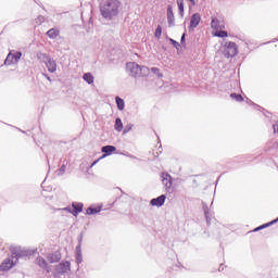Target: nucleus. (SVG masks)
<instances>
[{"mask_svg":"<svg viewBox=\"0 0 278 278\" xmlns=\"http://www.w3.org/2000/svg\"><path fill=\"white\" fill-rule=\"evenodd\" d=\"M262 229H266L264 225L258 226L257 228L254 229V231H262Z\"/></svg>","mask_w":278,"mask_h":278,"instance_id":"4c0bfd02","label":"nucleus"},{"mask_svg":"<svg viewBox=\"0 0 278 278\" xmlns=\"http://www.w3.org/2000/svg\"><path fill=\"white\" fill-rule=\"evenodd\" d=\"M211 27L212 29H215V31H218L219 29H225V21L220 20L217 16H212Z\"/></svg>","mask_w":278,"mask_h":278,"instance_id":"9b49d317","label":"nucleus"},{"mask_svg":"<svg viewBox=\"0 0 278 278\" xmlns=\"http://www.w3.org/2000/svg\"><path fill=\"white\" fill-rule=\"evenodd\" d=\"M225 270V267H223V265L219 266V273Z\"/></svg>","mask_w":278,"mask_h":278,"instance_id":"37998d69","label":"nucleus"},{"mask_svg":"<svg viewBox=\"0 0 278 278\" xmlns=\"http://www.w3.org/2000/svg\"><path fill=\"white\" fill-rule=\"evenodd\" d=\"M71 270V262L66 261L55 266V273L58 275H64Z\"/></svg>","mask_w":278,"mask_h":278,"instance_id":"9d476101","label":"nucleus"},{"mask_svg":"<svg viewBox=\"0 0 278 278\" xmlns=\"http://www.w3.org/2000/svg\"><path fill=\"white\" fill-rule=\"evenodd\" d=\"M167 24L168 27H175V13L173 12V5H167Z\"/></svg>","mask_w":278,"mask_h":278,"instance_id":"4468645a","label":"nucleus"},{"mask_svg":"<svg viewBox=\"0 0 278 278\" xmlns=\"http://www.w3.org/2000/svg\"><path fill=\"white\" fill-rule=\"evenodd\" d=\"M101 16L106 21H114L121 12V1L118 0H102L100 3Z\"/></svg>","mask_w":278,"mask_h":278,"instance_id":"f257e3e1","label":"nucleus"},{"mask_svg":"<svg viewBox=\"0 0 278 278\" xmlns=\"http://www.w3.org/2000/svg\"><path fill=\"white\" fill-rule=\"evenodd\" d=\"M169 42H172L173 47L179 51V48L181 47V43L177 42L175 39L169 38Z\"/></svg>","mask_w":278,"mask_h":278,"instance_id":"bb28decb","label":"nucleus"},{"mask_svg":"<svg viewBox=\"0 0 278 278\" xmlns=\"http://www.w3.org/2000/svg\"><path fill=\"white\" fill-rule=\"evenodd\" d=\"M45 21V16L39 15L37 18H35L36 25H42V22Z\"/></svg>","mask_w":278,"mask_h":278,"instance_id":"c756f323","label":"nucleus"},{"mask_svg":"<svg viewBox=\"0 0 278 278\" xmlns=\"http://www.w3.org/2000/svg\"><path fill=\"white\" fill-rule=\"evenodd\" d=\"M189 1V3H191V5H197V2L194 0H187Z\"/></svg>","mask_w":278,"mask_h":278,"instance_id":"ea45409f","label":"nucleus"},{"mask_svg":"<svg viewBox=\"0 0 278 278\" xmlns=\"http://www.w3.org/2000/svg\"><path fill=\"white\" fill-rule=\"evenodd\" d=\"M180 45H182L184 47H186V33L182 34L181 38H180Z\"/></svg>","mask_w":278,"mask_h":278,"instance_id":"72a5a7b5","label":"nucleus"},{"mask_svg":"<svg viewBox=\"0 0 278 278\" xmlns=\"http://www.w3.org/2000/svg\"><path fill=\"white\" fill-rule=\"evenodd\" d=\"M276 223H278V217L276 218V219H274V220H271V222H269V225H275Z\"/></svg>","mask_w":278,"mask_h":278,"instance_id":"58836bf2","label":"nucleus"},{"mask_svg":"<svg viewBox=\"0 0 278 278\" xmlns=\"http://www.w3.org/2000/svg\"><path fill=\"white\" fill-rule=\"evenodd\" d=\"M35 264H37L39 268H42L43 270H46V273H51V266L49 265V263H47V261L42 256H38L35 261Z\"/></svg>","mask_w":278,"mask_h":278,"instance_id":"f8f14e48","label":"nucleus"},{"mask_svg":"<svg viewBox=\"0 0 278 278\" xmlns=\"http://www.w3.org/2000/svg\"><path fill=\"white\" fill-rule=\"evenodd\" d=\"M46 35L48 36V38H50V40H55V38H58V36H60V29L58 28H50Z\"/></svg>","mask_w":278,"mask_h":278,"instance_id":"a211bd4d","label":"nucleus"},{"mask_svg":"<svg viewBox=\"0 0 278 278\" xmlns=\"http://www.w3.org/2000/svg\"><path fill=\"white\" fill-rule=\"evenodd\" d=\"M274 134H278V121L273 125Z\"/></svg>","mask_w":278,"mask_h":278,"instance_id":"c9c22d12","label":"nucleus"},{"mask_svg":"<svg viewBox=\"0 0 278 278\" xmlns=\"http://www.w3.org/2000/svg\"><path fill=\"white\" fill-rule=\"evenodd\" d=\"M18 262L17 257L12 256L11 258H5L2 264L0 265V270H10L13 266H16Z\"/></svg>","mask_w":278,"mask_h":278,"instance_id":"0eeeda50","label":"nucleus"},{"mask_svg":"<svg viewBox=\"0 0 278 278\" xmlns=\"http://www.w3.org/2000/svg\"><path fill=\"white\" fill-rule=\"evenodd\" d=\"M178 12L181 17H184V0H177Z\"/></svg>","mask_w":278,"mask_h":278,"instance_id":"393cba45","label":"nucleus"},{"mask_svg":"<svg viewBox=\"0 0 278 278\" xmlns=\"http://www.w3.org/2000/svg\"><path fill=\"white\" fill-rule=\"evenodd\" d=\"M37 58L45 62L49 73H55L58 71V63L47 53H37Z\"/></svg>","mask_w":278,"mask_h":278,"instance_id":"7ed1b4c3","label":"nucleus"},{"mask_svg":"<svg viewBox=\"0 0 278 278\" xmlns=\"http://www.w3.org/2000/svg\"><path fill=\"white\" fill-rule=\"evenodd\" d=\"M99 212H101V206H98V207H92V206H89L86 211V213L88 214V216H92L94 214H99Z\"/></svg>","mask_w":278,"mask_h":278,"instance_id":"412c9836","label":"nucleus"},{"mask_svg":"<svg viewBox=\"0 0 278 278\" xmlns=\"http://www.w3.org/2000/svg\"><path fill=\"white\" fill-rule=\"evenodd\" d=\"M98 162H99V160L94 161V162L91 164V166L97 165Z\"/></svg>","mask_w":278,"mask_h":278,"instance_id":"c03bdc74","label":"nucleus"},{"mask_svg":"<svg viewBox=\"0 0 278 278\" xmlns=\"http://www.w3.org/2000/svg\"><path fill=\"white\" fill-rule=\"evenodd\" d=\"M162 184L165 187L166 192H170V188H173V177L168 173H163Z\"/></svg>","mask_w":278,"mask_h":278,"instance_id":"1a4fd4ad","label":"nucleus"},{"mask_svg":"<svg viewBox=\"0 0 278 278\" xmlns=\"http://www.w3.org/2000/svg\"><path fill=\"white\" fill-rule=\"evenodd\" d=\"M73 211L70 207H65V212H70L73 216H79L80 212H84V203L81 202H73L72 203Z\"/></svg>","mask_w":278,"mask_h":278,"instance_id":"6e6552de","label":"nucleus"},{"mask_svg":"<svg viewBox=\"0 0 278 278\" xmlns=\"http://www.w3.org/2000/svg\"><path fill=\"white\" fill-rule=\"evenodd\" d=\"M215 36H217V38H227L229 35L227 30L219 29L215 33Z\"/></svg>","mask_w":278,"mask_h":278,"instance_id":"a878e982","label":"nucleus"},{"mask_svg":"<svg viewBox=\"0 0 278 278\" xmlns=\"http://www.w3.org/2000/svg\"><path fill=\"white\" fill-rule=\"evenodd\" d=\"M84 262V255L83 254H76V263L81 264Z\"/></svg>","mask_w":278,"mask_h":278,"instance_id":"2f4dec72","label":"nucleus"},{"mask_svg":"<svg viewBox=\"0 0 278 278\" xmlns=\"http://www.w3.org/2000/svg\"><path fill=\"white\" fill-rule=\"evenodd\" d=\"M64 173H66V164H63L59 169V175H63Z\"/></svg>","mask_w":278,"mask_h":278,"instance_id":"473e14b6","label":"nucleus"},{"mask_svg":"<svg viewBox=\"0 0 278 278\" xmlns=\"http://www.w3.org/2000/svg\"><path fill=\"white\" fill-rule=\"evenodd\" d=\"M114 129H115L116 131H123V119H121V117H117V118L115 119Z\"/></svg>","mask_w":278,"mask_h":278,"instance_id":"4be33fe9","label":"nucleus"},{"mask_svg":"<svg viewBox=\"0 0 278 278\" xmlns=\"http://www.w3.org/2000/svg\"><path fill=\"white\" fill-rule=\"evenodd\" d=\"M115 102L117 105V109L123 112V110H125V100H123L121 97H115Z\"/></svg>","mask_w":278,"mask_h":278,"instance_id":"6ab92c4d","label":"nucleus"},{"mask_svg":"<svg viewBox=\"0 0 278 278\" xmlns=\"http://www.w3.org/2000/svg\"><path fill=\"white\" fill-rule=\"evenodd\" d=\"M84 81H86L87 84H94V76H92L91 73H85L83 76Z\"/></svg>","mask_w":278,"mask_h":278,"instance_id":"aec40b11","label":"nucleus"},{"mask_svg":"<svg viewBox=\"0 0 278 278\" xmlns=\"http://www.w3.org/2000/svg\"><path fill=\"white\" fill-rule=\"evenodd\" d=\"M199 23H201V14L194 13L190 18V29H197Z\"/></svg>","mask_w":278,"mask_h":278,"instance_id":"2eb2a0df","label":"nucleus"},{"mask_svg":"<svg viewBox=\"0 0 278 278\" xmlns=\"http://www.w3.org/2000/svg\"><path fill=\"white\" fill-rule=\"evenodd\" d=\"M230 99H232L233 101H237L238 103L244 101V98L240 93H231Z\"/></svg>","mask_w":278,"mask_h":278,"instance_id":"b1692460","label":"nucleus"},{"mask_svg":"<svg viewBox=\"0 0 278 278\" xmlns=\"http://www.w3.org/2000/svg\"><path fill=\"white\" fill-rule=\"evenodd\" d=\"M12 255L14 257L18 260H21V257H29L31 255H34V252L31 250H25V249H22V248H14L12 250Z\"/></svg>","mask_w":278,"mask_h":278,"instance_id":"423d86ee","label":"nucleus"},{"mask_svg":"<svg viewBox=\"0 0 278 278\" xmlns=\"http://www.w3.org/2000/svg\"><path fill=\"white\" fill-rule=\"evenodd\" d=\"M202 207L204 211V216H205L206 223H210V220H212V218H210V207L205 203L202 204Z\"/></svg>","mask_w":278,"mask_h":278,"instance_id":"5701e85b","label":"nucleus"},{"mask_svg":"<svg viewBox=\"0 0 278 278\" xmlns=\"http://www.w3.org/2000/svg\"><path fill=\"white\" fill-rule=\"evenodd\" d=\"M164 203H166V194H161L150 201V205H153L154 207H162Z\"/></svg>","mask_w":278,"mask_h":278,"instance_id":"ddd939ff","label":"nucleus"},{"mask_svg":"<svg viewBox=\"0 0 278 278\" xmlns=\"http://www.w3.org/2000/svg\"><path fill=\"white\" fill-rule=\"evenodd\" d=\"M151 73H153V74L156 75L157 77H164V75H162V74L160 73V68H157V67H152V68H151Z\"/></svg>","mask_w":278,"mask_h":278,"instance_id":"cd10ccee","label":"nucleus"},{"mask_svg":"<svg viewBox=\"0 0 278 278\" xmlns=\"http://www.w3.org/2000/svg\"><path fill=\"white\" fill-rule=\"evenodd\" d=\"M21 58H23V53L21 51H16L15 53L10 52L7 55V59L4 60V64L7 66L16 64L18 62V60H21Z\"/></svg>","mask_w":278,"mask_h":278,"instance_id":"39448f33","label":"nucleus"},{"mask_svg":"<svg viewBox=\"0 0 278 278\" xmlns=\"http://www.w3.org/2000/svg\"><path fill=\"white\" fill-rule=\"evenodd\" d=\"M126 68L130 77H147V75H149V67L140 66L136 62L127 63Z\"/></svg>","mask_w":278,"mask_h":278,"instance_id":"f03ea898","label":"nucleus"},{"mask_svg":"<svg viewBox=\"0 0 278 278\" xmlns=\"http://www.w3.org/2000/svg\"><path fill=\"white\" fill-rule=\"evenodd\" d=\"M43 75H45L46 79H48V81H51V77H49V75H47V74H43Z\"/></svg>","mask_w":278,"mask_h":278,"instance_id":"a19ab883","label":"nucleus"},{"mask_svg":"<svg viewBox=\"0 0 278 278\" xmlns=\"http://www.w3.org/2000/svg\"><path fill=\"white\" fill-rule=\"evenodd\" d=\"M236 55H238V45L233 41L226 42L224 49V56L229 59L236 58Z\"/></svg>","mask_w":278,"mask_h":278,"instance_id":"20e7f679","label":"nucleus"},{"mask_svg":"<svg viewBox=\"0 0 278 278\" xmlns=\"http://www.w3.org/2000/svg\"><path fill=\"white\" fill-rule=\"evenodd\" d=\"M77 240H78V244L81 245V242H84V232H80V233H79Z\"/></svg>","mask_w":278,"mask_h":278,"instance_id":"f704fd0d","label":"nucleus"},{"mask_svg":"<svg viewBox=\"0 0 278 278\" xmlns=\"http://www.w3.org/2000/svg\"><path fill=\"white\" fill-rule=\"evenodd\" d=\"M126 155H127V157H131V155L129 153H127Z\"/></svg>","mask_w":278,"mask_h":278,"instance_id":"a18cd8bd","label":"nucleus"},{"mask_svg":"<svg viewBox=\"0 0 278 278\" xmlns=\"http://www.w3.org/2000/svg\"><path fill=\"white\" fill-rule=\"evenodd\" d=\"M116 151V147L114 146H103L101 148V152L104 153L102 157H108V155H112Z\"/></svg>","mask_w":278,"mask_h":278,"instance_id":"f3484780","label":"nucleus"},{"mask_svg":"<svg viewBox=\"0 0 278 278\" xmlns=\"http://www.w3.org/2000/svg\"><path fill=\"white\" fill-rule=\"evenodd\" d=\"M155 38H160L162 36V26H157L154 33Z\"/></svg>","mask_w":278,"mask_h":278,"instance_id":"c85d7f7f","label":"nucleus"},{"mask_svg":"<svg viewBox=\"0 0 278 278\" xmlns=\"http://www.w3.org/2000/svg\"><path fill=\"white\" fill-rule=\"evenodd\" d=\"M270 223L264 224L263 227L266 229V227H270Z\"/></svg>","mask_w":278,"mask_h":278,"instance_id":"79ce46f5","label":"nucleus"},{"mask_svg":"<svg viewBox=\"0 0 278 278\" xmlns=\"http://www.w3.org/2000/svg\"><path fill=\"white\" fill-rule=\"evenodd\" d=\"M47 260L50 264H55L62 260V254H60V252L50 253L48 254Z\"/></svg>","mask_w":278,"mask_h":278,"instance_id":"dca6fc26","label":"nucleus"},{"mask_svg":"<svg viewBox=\"0 0 278 278\" xmlns=\"http://www.w3.org/2000/svg\"><path fill=\"white\" fill-rule=\"evenodd\" d=\"M275 40H278V39H275ZM275 40H274V42H275Z\"/></svg>","mask_w":278,"mask_h":278,"instance_id":"49530a36","label":"nucleus"},{"mask_svg":"<svg viewBox=\"0 0 278 278\" xmlns=\"http://www.w3.org/2000/svg\"><path fill=\"white\" fill-rule=\"evenodd\" d=\"M79 254H81V245L80 244H78L76 247V255H79Z\"/></svg>","mask_w":278,"mask_h":278,"instance_id":"e433bc0d","label":"nucleus"},{"mask_svg":"<svg viewBox=\"0 0 278 278\" xmlns=\"http://www.w3.org/2000/svg\"><path fill=\"white\" fill-rule=\"evenodd\" d=\"M134 129V124H128L124 128V134H129V130Z\"/></svg>","mask_w":278,"mask_h":278,"instance_id":"7c9ffc66","label":"nucleus"}]
</instances>
